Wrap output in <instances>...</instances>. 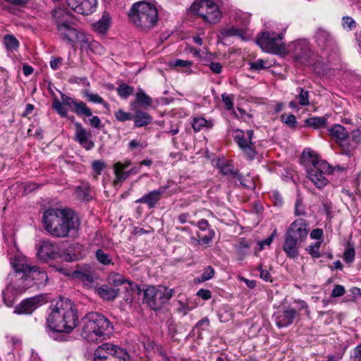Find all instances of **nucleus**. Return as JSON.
I'll return each mask as SVG.
<instances>
[{
    "label": "nucleus",
    "instance_id": "f257e3e1",
    "mask_svg": "<svg viewBox=\"0 0 361 361\" xmlns=\"http://www.w3.org/2000/svg\"><path fill=\"white\" fill-rule=\"evenodd\" d=\"M13 271L8 275V283L3 291V298L8 307L13 305L16 295L35 286L44 287L48 280L47 273L41 268L30 266L25 258L16 257L11 259Z\"/></svg>",
    "mask_w": 361,
    "mask_h": 361
},
{
    "label": "nucleus",
    "instance_id": "f03ea898",
    "mask_svg": "<svg viewBox=\"0 0 361 361\" xmlns=\"http://www.w3.org/2000/svg\"><path fill=\"white\" fill-rule=\"evenodd\" d=\"M45 230L52 236L66 238L72 231H77L80 221L69 209L51 208L43 214Z\"/></svg>",
    "mask_w": 361,
    "mask_h": 361
},
{
    "label": "nucleus",
    "instance_id": "7ed1b4c3",
    "mask_svg": "<svg viewBox=\"0 0 361 361\" xmlns=\"http://www.w3.org/2000/svg\"><path fill=\"white\" fill-rule=\"evenodd\" d=\"M78 322L76 310L69 299L61 298L51 307L47 324L53 331L69 333L78 325Z\"/></svg>",
    "mask_w": 361,
    "mask_h": 361
},
{
    "label": "nucleus",
    "instance_id": "20e7f679",
    "mask_svg": "<svg viewBox=\"0 0 361 361\" xmlns=\"http://www.w3.org/2000/svg\"><path fill=\"white\" fill-rule=\"evenodd\" d=\"M81 336L89 342H97L108 338L113 327L106 317L97 312H90L82 319Z\"/></svg>",
    "mask_w": 361,
    "mask_h": 361
},
{
    "label": "nucleus",
    "instance_id": "39448f33",
    "mask_svg": "<svg viewBox=\"0 0 361 361\" xmlns=\"http://www.w3.org/2000/svg\"><path fill=\"white\" fill-rule=\"evenodd\" d=\"M128 17L133 24L142 30L152 28L158 21L156 7L146 1L135 3L128 12Z\"/></svg>",
    "mask_w": 361,
    "mask_h": 361
},
{
    "label": "nucleus",
    "instance_id": "423d86ee",
    "mask_svg": "<svg viewBox=\"0 0 361 361\" xmlns=\"http://www.w3.org/2000/svg\"><path fill=\"white\" fill-rule=\"evenodd\" d=\"M61 101L54 98L52 107L61 116L68 115V106L73 112L79 116L90 117L92 116V110L82 101H78L63 93H61Z\"/></svg>",
    "mask_w": 361,
    "mask_h": 361
},
{
    "label": "nucleus",
    "instance_id": "0eeeda50",
    "mask_svg": "<svg viewBox=\"0 0 361 361\" xmlns=\"http://www.w3.org/2000/svg\"><path fill=\"white\" fill-rule=\"evenodd\" d=\"M309 154L311 166L307 169V177L317 188H322L328 184L329 180L326 176L332 173V168L326 161L313 156L312 152Z\"/></svg>",
    "mask_w": 361,
    "mask_h": 361
},
{
    "label": "nucleus",
    "instance_id": "6e6552de",
    "mask_svg": "<svg viewBox=\"0 0 361 361\" xmlns=\"http://www.w3.org/2000/svg\"><path fill=\"white\" fill-rule=\"evenodd\" d=\"M174 290L164 286H149L144 291V302L152 310H159L173 295Z\"/></svg>",
    "mask_w": 361,
    "mask_h": 361
},
{
    "label": "nucleus",
    "instance_id": "1a4fd4ad",
    "mask_svg": "<svg viewBox=\"0 0 361 361\" xmlns=\"http://www.w3.org/2000/svg\"><path fill=\"white\" fill-rule=\"evenodd\" d=\"M94 361H130V360L126 350L116 345L106 343L95 350Z\"/></svg>",
    "mask_w": 361,
    "mask_h": 361
},
{
    "label": "nucleus",
    "instance_id": "9d476101",
    "mask_svg": "<svg viewBox=\"0 0 361 361\" xmlns=\"http://www.w3.org/2000/svg\"><path fill=\"white\" fill-rule=\"evenodd\" d=\"M190 11L211 24L218 23L221 18V12L218 5L212 0H200L195 2L191 5Z\"/></svg>",
    "mask_w": 361,
    "mask_h": 361
},
{
    "label": "nucleus",
    "instance_id": "9b49d317",
    "mask_svg": "<svg viewBox=\"0 0 361 361\" xmlns=\"http://www.w3.org/2000/svg\"><path fill=\"white\" fill-rule=\"evenodd\" d=\"M283 38L282 33L264 32L258 35L256 42L264 51L279 54L285 51Z\"/></svg>",
    "mask_w": 361,
    "mask_h": 361
},
{
    "label": "nucleus",
    "instance_id": "f8f14e48",
    "mask_svg": "<svg viewBox=\"0 0 361 361\" xmlns=\"http://www.w3.org/2000/svg\"><path fill=\"white\" fill-rule=\"evenodd\" d=\"M253 131L248 130L245 133L240 130L235 131L234 140L240 149L249 159H253L256 154L255 142H252Z\"/></svg>",
    "mask_w": 361,
    "mask_h": 361
},
{
    "label": "nucleus",
    "instance_id": "ddd939ff",
    "mask_svg": "<svg viewBox=\"0 0 361 361\" xmlns=\"http://www.w3.org/2000/svg\"><path fill=\"white\" fill-rule=\"evenodd\" d=\"M308 226L309 224L307 220L301 218L297 219L290 224L286 235L302 243L305 240L309 233Z\"/></svg>",
    "mask_w": 361,
    "mask_h": 361
},
{
    "label": "nucleus",
    "instance_id": "4468645a",
    "mask_svg": "<svg viewBox=\"0 0 361 361\" xmlns=\"http://www.w3.org/2000/svg\"><path fill=\"white\" fill-rule=\"evenodd\" d=\"M44 302V297L42 295L26 298L15 307L14 313L30 314Z\"/></svg>",
    "mask_w": 361,
    "mask_h": 361
},
{
    "label": "nucleus",
    "instance_id": "2eb2a0df",
    "mask_svg": "<svg viewBox=\"0 0 361 361\" xmlns=\"http://www.w3.org/2000/svg\"><path fill=\"white\" fill-rule=\"evenodd\" d=\"M66 1L72 10L83 16L92 13L97 4V0H66Z\"/></svg>",
    "mask_w": 361,
    "mask_h": 361
},
{
    "label": "nucleus",
    "instance_id": "dca6fc26",
    "mask_svg": "<svg viewBox=\"0 0 361 361\" xmlns=\"http://www.w3.org/2000/svg\"><path fill=\"white\" fill-rule=\"evenodd\" d=\"M59 255V247L50 240H43L37 247V256L44 261L55 259Z\"/></svg>",
    "mask_w": 361,
    "mask_h": 361
},
{
    "label": "nucleus",
    "instance_id": "f3484780",
    "mask_svg": "<svg viewBox=\"0 0 361 361\" xmlns=\"http://www.w3.org/2000/svg\"><path fill=\"white\" fill-rule=\"evenodd\" d=\"M292 51L294 57L301 63H305L310 57L311 51L309 44L305 40H298L292 44Z\"/></svg>",
    "mask_w": 361,
    "mask_h": 361
},
{
    "label": "nucleus",
    "instance_id": "a211bd4d",
    "mask_svg": "<svg viewBox=\"0 0 361 361\" xmlns=\"http://www.w3.org/2000/svg\"><path fill=\"white\" fill-rule=\"evenodd\" d=\"M74 126L75 127V140L85 149L90 150L92 149L94 143L90 140L92 136L91 133L87 130L79 122L75 123Z\"/></svg>",
    "mask_w": 361,
    "mask_h": 361
},
{
    "label": "nucleus",
    "instance_id": "6ab92c4d",
    "mask_svg": "<svg viewBox=\"0 0 361 361\" xmlns=\"http://www.w3.org/2000/svg\"><path fill=\"white\" fill-rule=\"evenodd\" d=\"M315 39L319 47L325 50H333L336 43L334 37L326 30L319 28L315 34Z\"/></svg>",
    "mask_w": 361,
    "mask_h": 361
},
{
    "label": "nucleus",
    "instance_id": "aec40b11",
    "mask_svg": "<svg viewBox=\"0 0 361 361\" xmlns=\"http://www.w3.org/2000/svg\"><path fill=\"white\" fill-rule=\"evenodd\" d=\"M248 24L247 20H243L240 27L235 26H231L222 28L219 30V34L221 37L226 38L230 37H238L243 40H247L249 37L247 35L245 27Z\"/></svg>",
    "mask_w": 361,
    "mask_h": 361
},
{
    "label": "nucleus",
    "instance_id": "412c9836",
    "mask_svg": "<svg viewBox=\"0 0 361 361\" xmlns=\"http://www.w3.org/2000/svg\"><path fill=\"white\" fill-rule=\"evenodd\" d=\"M166 188V186H163L157 190H152L135 200V203L146 204L149 209H152L155 207L157 204L161 199L162 195L164 193Z\"/></svg>",
    "mask_w": 361,
    "mask_h": 361
},
{
    "label": "nucleus",
    "instance_id": "4be33fe9",
    "mask_svg": "<svg viewBox=\"0 0 361 361\" xmlns=\"http://www.w3.org/2000/svg\"><path fill=\"white\" fill-rule=\"evenodd\" d=\"M75 44H78L81 49H90L92 51L99 46L97 42L92 40L91 35L78 30L74 37V46Z\"/></svg>",
    "mask_w": 361,
    "mask_h": 361
},
{
    "label": "nucleus",
    "instance_id": "5701e85b",
    "mask_svg": "<svg viewBox=\"0 0 361 361\" xmlns=\"http://www.w3.org/2000/svg\"><path fill=\"white\" fill-rule=\"evenodd\" d=\"M56 30L57 34L62 39L74 47V37L78 30L73 26L72 20L66 24H61Z\"/></svg>",
    "mask_w": 361,
    "mask_h": 361
},
{
    "label": "nucleus",
    "instance_id": "b1692460",
    "mask_svg": "<svg viewBox=\"0 0 361 361\" xmlns=\"http://www.w3.org/2000/svg\"><path fill=\"white\" fill-rule=\"evenodd\" d=\"M329 135L337 142L338 145L344 150L345 145L344 142L348 137V132L340 124H334L328 130Z\"/></svg>",
    "mask_w": 361,
    "mask_h": 361
},
{
    "label": "nucleus",
    "instance_id": "393cba45",
    "mask_svg": "<svg viewBox=\"0 0 361 361\" xmlns=\"http://www.w3.org/2000/svg\"><path fill=\"white\" fill-rule=\"evenodd\" d=\"M297 312L292 308L279 311L275 316L276 324L278 327L282 328L291 324L297 315Z\"/></svg>",
    "mask_w": 361,
    "mask_h": 361
},
{
    "label": "nucleus",
    "instance_id": "a878e982",
    "mask_svg": "<svg viewBox=\"0 0 361 361\" xmlns=\"http://www.w3.org/2000/svg\"><path fill=\"white\" fill-rule=\"evenodd\" d=\"M300 244L301 243L297 241V240L293 239L285 234L283 250L288 258L295 259L299 255V247Z\"/></svg>",
    "mask_w": 361,
    "mask_h": 361
},
{
    "label": "nucleus",
    "instance_id": "bb28decb",
    "mask_svg": "<svg viewBox=\"0 0 361 361\" xmlns=\"http://www.w3.org/2000/svg\"><path fill=\"white\" fill-rule=\"evenodd\" d=\"M52 18L56 25V28L61 24H66L72 20L71 13L64 8H56L51 12Z\"/></svg>",
    "mask_w": 361,
    "mask_h": 361
},
{
    "label": "nucleus",
    "instance_id": "cd10ccee",
    "mask_svg": "<svg viewBox=\"0 0 361 361\" xmlns=\"http://www.w3.org/2000/svg\"><path fill=\"white\" fill-rule=\"evenodd\" d=\"M296 91L298 93L295 97L297 101L290 102L289 106L293 109H299L298 105L308 106L310 104L309 92L301 87H298Z\"/></svg>",
    "mask_w": 361,
    "mask_h": 361
},
{
    "label": "nucleus",
    "instance_id": "c85d7f7f",
    "mask_svg": "<svg viewBox=\"0 0 361 361\" xmlns=\"http://www.w3.org/2000/svg\"><path fill=\"white\" fill-rule=\"evenodd\" d=\"M97 294L104 300H114L119 293V289L102 285L97 288Z\"/></svg>",
    "mask_w": 361,
    "mask_h": 361
},
{
    "label": "nucleus",
    "instance_id": "c756f323",
    "mask_svg": "<svg viewBox=\"0 0 361 361\" xmlns=\"http://www.w3.org/2000/svg\"><path fill=\"white\" fill-rule=\"evenodd\" d=\"M133 120L135 127L141 128L150 124L152 121V118L148 113L137 109L135 111Z\"/></svg>",
    "mask_w": 361,
    "mask_h": 361
},
{
    "label": "nucleus",
    "instance_id": "7c9ffc66",
    "mask_svg": "<svg viewBox=\"0 0 361 361\" xmlns=\"http://www.w3.org/2000/svg\"><path fill=\"white\" fill-rule=\"evenodd\" d=\"M131 162L130 160H126L124 163L116 162L114 164V169L117 180L123 181L128 178L129 172L123 171V170L128 168Z\"/></svg>",
    "mask_w": 361,
    "mask_h": 361
},
{
    "label": "nucleus",
    "instance_id": "2f4dec72",
    "mask_svg": "<svg viewBox=\"0 0 361 361\" xmlns=\"http://www.w3.org/2000/svg\"><path fill=\"white\" fill-rule=\"evenodd\" d=\"M111 23V18L109 14L104 12L102 18L92 24V28L98 33H104L109 27Z\"/></svg>",
    "mask_w": 361,
    "mask_h": 361
},
{
    "label": "nucleus",
    "instance_id": "473e14b6",
    "mask_svg": "<svg viewBox=\"0 0 361 361\" xmlns=\"http://www.w3.org/2000/svg\"><path fill=\"white\" fill-rule=\"evenodd\" d=\"M135 103L143 108H147L152 105V99L140 88L135 94Z\"/></svg>",
    "mask_w": 361,
    "mask_h": 361
},
{
    "label": "nucleus",
    "instance_id": "72a5a7b5",
    "mask_svg": "<svg viewBox=\"0 0 361 361\" xmlns=\"http://www.w3.org/2000/svg\"><path fill=\"white\" fill-rule=\"evenodd\" d=\"M350 139L352 141L353 144L349 146L345 145V152L347 154L350 153L351 150L355 149L358 145L361 143V130L359 129L353 130L350 135Z\"/></svg>",
    "mask_w": 361,
    "mask_h": 361
},
{
    "label": "nucleus",
    "instance_id": "f704fd0d",
    "mask_svg": "<svg viewBox=\"0 0 361 361\" xmlns=\"http://www.w3.org/2000/svg\"><path fill=\"white\" fill-rule=\"evenodd\" d=\"M95 257L97 262L104 266L113 264V259L111 256L104 252L102 249L97 250L95 252Z\"/></svg>",
    "mask_w": 361,
    "mask_h": 361
},
{
    "label": "nucleus",
    "instance_id": "c9c22d12",
    "mask_svg": "<svg viewBox=\"0 0 361 361\" xmlns=\"http://www.w3.org/2000/svg\"><path fill=\"white\" fill-rule=\"evenodd\" d=\"M109 283L114 285V286H119L126 282L128 283V284L132 286L133 283L132 281H128L124 279V277L116 272H111L108 276Z\"/></svg>",
    "mask_w": 361,
    "mask_h": 361
},
{
    "label": "nucleus",
    "instance_id": "e433bc0d",
    "mask_svg": "<svg viewBox=\"0 0 361 361\" xmlns=\"http://www.w3.org/2000/svg\"><path fill=\"white\" fill-rule=\"evenodd\" d=\"M192 126L195 132H198L204 127L212 128L213 123L212 121H207L203 117L195 118L192 121Z\"/></svg>",
    "mask_w": 361,
    "mask_h": 361
},
{
    "label": "nucleus",
    "instance_id": "4c0bfd02",
    "mask_svg": "<svg viewBox=\"0 0 361 361\" xmlns=\"http://www.w3.org/2000/svg\"><path fill=\"white\" fill-rule=\"evenodd\" d=\"M306 126L317 129L324 127L326 123V118L323 117H311L305 121Z\"/></svg>",
    "mask_w": 361,
    "mask_h": 361
},
{
    "label": "nucleus",
    "instance_id": "58836bf2",
    "mask_svg": "<svg viewBox=\"0 0 361 361\" xmlns=\"http://www.w3.org/2000/svg\"><path fill=\"white\" fill-rule=\"evenodd\" d=\"M355 251L353 243L348 242L343 253V259L346 263L350 264L355 259Z\"/></svg>",
    "mask_w": 361,
    "mask_h": 361
},
{
    "label": "nucleus",
    "instance_id": "ea45409f",
    "mask_svg": "<svg viewBox=\"0 0 361 361\" xmlns=\"http://www.w3.org/2000/svg\"><path fill=\"white\" fill-rule=\"evenodd\" d=\"M238 179L240 185L247 189H255V183L254 178L247 173L245 176L238 175Z\"/></svg>",
    "mask_w": 361,
    "mask_h": 361
},
{
    "label": "nucleus",
    "instance_id": "a19ab883",
    "mask_svg": "<svg viewBox=\"0 0 361 361\" xmlns=\"http://www.w3.org/2000/svg\"><path fill=\"white\" fill-rule=\"evenodd\" d=\"M84 95L87 99V100L90 102L95 103V104H101L105 108L109 107V104L103 99L102 97H101L97 94H93V93L90 92L89 90H86L84 92Z\"/></svg>",
    "mask_w": 361,
    "mask_h": 361
},
{
    "label": "nucleus",
    "instance_id": "79ce46f5",
    "mask_svg": "<svg viewBox=\"0 0 361 361\" xmlns=\"http://www.w3.org/2000/svg\"><path fill=\"white\" fill-rule=\"evenodd\" d=\"M76 193L80 199L85 201H90L92 198L89 191V186L87 184L78 185L76 188Z\"/></svg>",
    "mask_w": 361,
    "mask_h": 361
},
{
    "label": "nucleus",
    "instance_id": "37998d69",
    "mask_svg": "<svg viewBox=\"0 0 361 361\" xmlns=\"http://www.w3.org/2000/svg\"><path fill=\"white\" fill-rule=\"evenodd\" d=\"M214 234L215 233L213 230L209 229V233L207 235H205L204 236H202V237H200V235H198L199 239H197L195 237H191L190 240L193 244L204 243L205 245H207L214 238Z\"/></svg>",
    "mask_w": 361,
    "mask_h": 361
},
{
    "label": "nucleus",
    "instance_id": "c03bdc74",
    "mask_svg": "<svg viewBox=\"0 0 361 361\" xmlns=\"http://www.w3.org/2000/svg\"><path fill=\"white\" fill-rule=\"evenodd\" d=\"M116 92L121 97L126 99L133 94L134 88L127 84L123 83L117 87Z\"/></svg>",
    "mask_w": 361,
    "mask_h": 361
},
{
    "label": "nucleus",
    "instance_id": "a18cd8bd",
    "mask_svg": "<svg viewBox=\"0 0 361 361\" xmlns=\"http://www.w3.org/2000/svg\"><path fill=\"white\" fill-rule=\"evenodd\" d=\"M4 43L7 49L13 51L18 49L19 42L13 35H7L4 38Z\"/></svg>",
    "mask_w": 361,
    "mask_h": 361
},
{
    "label": "nucleus",
    "instance_id": "49530a36",
    "mask_svg": "<svg viewBox=\"0 0 361 361\" xmlns=\"http://www.w3.org/2000/svg\"><path fill=\"white\" fill-rule=\"evenodd\" d=\"M271 66V63L268 61L263 59H257L254 62L250 63V69L252 71H261L265 68H268Z\"/></svg>",
    "mask_w": 361,
    "mask_h": 361
},
{
    "label": "nucleus",
    "instance_id": "de8ad7c7",
    "mask_svg": "<svg viewBox=\"0 0 361 361\" xmlns=\"http://www.w3.org/2000/svg\"><path fill=\"white\" fill-rule=\"evenodd\" d=\"M215 271L212 267L208 266L207 267L202 275L197 279L199 282H204L212 279L214 276Z\"/></svg>",
    "mask_w": 361,
    "mask_h": 361
},
{
    "label": "nucleus",
    "instance_id": "09e8293b",
    "mask_svg": "<svg viewBox=\"0 0 361 361\" xmlns=\"http://www.w3.org/2000/svg\"><path fill=\"white\" fill-rule=\"evenodd\" d=\"M322 243L321 242H316L313 245H309L306 250L308 252V253L314 258H319L321 257L319 249L321 247Z\"/></svg>",
    "mask_w": 361,
    "mask_h": 361
},
{
    "label": "nucleus",
    "instance_id": "8fccbe9b",
    "mask_svg": "<svg viewBox=\"0 0 361 361\" xmlns=\"http://www.w3.org/2000/svg\"><path fill=\"white\" fill-rule=\"evenodd\" d=\"M114 116L118 121L124 122L133 120V116L128 112H126L122 109H118L114 113Z\"/></svg>",
    "mask_w": 361,
    "mask_h": 361
},
{
    "label": "nucleus",
    "instance_id": "3c124183",
    "mask_svg": "<svg viewBox=\"0 0 361 361\" xmlns=\"http://www.w3.org/2000/svg\"><path fill=\"white\" fill-rule=\"evenodd\" d=\"M281 121L291 128H295L297 121L296 118L293 114H282L281 116Z\"/></svg>",
    "mask_w": 361,
    "mask_h": 361
},
{
    "label": "nucleus",
    "instance_id": "603ef678",
    "mask_svg": "<svg viewBox=\"0 0 361 361\" xmlns=\"http://www.w3.org/2000/svg\"><path fill=\"white\" fill-rule=\"evenodd\" d=\"M342 21V25L344 29L352 30L356 27V23L351 17L344 16Z\"/></svg>",
    "mask_w": 361,
    "mask_h": 361
},
{
    "label": "nucleus",
    "instance_id": "864d4df0",
    "mask_svg": "<svg viewBox=\"0 0 361 361\" xmlns=\"http://www.w3.org/2000/svg\"><path fill=\"white\" fill-rule=\"evenodd\" d=\"M221 98L226 109L231 110L233 108V96L224 93Z\"/></svg>",
    "mask_w": 361,
    "mask_h": 361
},
{
    "label": "nucleus",
    "instance_id": "5fc2aeb1",
    "mask_svg": "<svg viewBox=\"0 0 361 361\" xmlns=\"http://www.w3.org/2000/svg\"><path fill=\"white\" fill-rule=\"evenodd\" d=\"M147 146L146 144H144L143 142H140L137 140H132L128 145V149L130 151H133L135 149H142L145 148Z\"/></svg>",
    "mask_w": 361,
    "mask_h": 361
},
{
    "label": "nucleus",
    "instance_id": "6e6d98bb",
    "mask_svg": "<svg viewBox=\"0 0 361 361\" xmlns=\"http://www.w3.org/2000/svg\"><path fill=\"white\" fill-rule=\"evenodd\" d=\"M345 293V289L344 286L341 285H336L332 290L331 296L333 298L341 297Z\"/></svg>",
    "mask_w": 361,
    "mask_h": 361
},
{
    "label": "nucleus",
    "instance_id": "4d7b16f0",
    "mask_svg": "<svg viewBox=\"0 0 361 361\" xmlns=\"http://www.w3.org/2000/svg\"><path fill=\"white\" fill-rule=\"evenodd\" d=\"M92 166L94 171L97 174H100L106 166L105 163L101 160L94 161Z\"/></svg>",
    "mask_w": 361,
    "mask_h": 361
},
{
    "label": "nucleus",
    "instance_id": "13d9d810",
    "mask_svg": "<svg viewBox=\"0 0 361 361\" xmlns=\"http://www.w3.org/2000/svg\"><path fill=\"white\" fill-rule=\"evenodd\" d=\"M220 171L224 175H235L233 166L231 164H226L220 167Z\"/></svg>",
    "mask_w": 361,
    "mask_h": 361
},
{
    "label": "nucleus",
    "instance_id": "bf43d9fd",
    "mask_svg": "<svg viewBox=\"0 0 361 361\" xmlns=\"http://www.w3.org/2000/svg\"><path fill=\"white\" fill-rule=\"evenodd\" d=\"M90 117L92 118H90L88 121L90 126L94 128H101L102 126L100 118L97 116L92 115Z\"/></svg>",
    "mask_w": 361,
    "mask_h": 361
},
{
    "label": "nucleus",
    "instance_id": "052dcab7",
    "mask_svg": "<svg viewBox=\"0 0 361 361\" xmlns=\"http://www.w3.org/2000/svg\"><path fill=\"white\" fill-rule=\"evenodd\" d=\"M361 360V343L358 345L350 355V361Z\"/></svg>",
    "mask_w": 361,
    "mask_h": 361
},
{
    "label": "nucleus",
    "instance_id": "680f3d73",
    "mask_svg": "<svg viewBox=\"0 0 361 361\" xmlns=\"http://www.w3.org/2000/svg\"><path fill=\"white\" fill-rule=\"evenodd\" d=\"M295 214L297 216L305 215V207L300 200H297L295 206Z\"/></svg>",
    "mask_w": 361,
    "mask_h": 361
},
{
    "label": "nucleus",
    "instance_id": "e2e57ef3",
    "mask_svg": "<svg viewBox=\"0 0 361 361\" xmlns=\"http://www.w3.org/2000/svg\"><path fill=\"white\" fill-rule=\"evenodd\" d=\"M197 295L203 300H209L212 298L211 291L206 289H200L197 291Z\"/></svg>",
    "mask_w": 361,
    "mask_h": 361
},
{
    "label": "nucleus",
    "instance_id": "0e129e2a",
    "mask_svg": "<svg viewBox=\"0 0 361 361\" xmlns=\"http://www.w3.org/2000/svg\"><path fill=\"white\" fill-rule=\"evenodd\" d=\"M211 71L216 74H219L222 71V66L218 62H212L209 64Z\"/></svg>",
    "mask_w": 361,
    "mask_h": 361
},
{
    "label": "nucleus",
    "instance_id": "69168bd1",
    "mask_svg": "<svg viewBox=\"0 0 361 361\" xmlns=\"http://www.w3.org/2000/svg\"><path fill=\"white\" fill-rule=\"evenodd\" d=\"M192 65V62L190 61L182 60V59H176L173 62L174 66H182L188 68Z\"/></svg>",
    "mask_w": 361,
    "mask_h": 361
},
{
    "label": "nucleus",
    "instance_id": "338daca9",
    "mask_svg": "<svg viewBox=\"0 0 361 361\" xmlns=\"http://www.w3.org/2000/svg\"><path fill=\"white\" fill-rule=\"evenodd\" d=\"M323 235V231L321 228H315L310 233V237L312 239H320Z\"/></svg>",
    "mask_w": 361,
    "mask_h": 361
},
{
    "label": "nucleus",
    "instance_id": "774afa93",
    "mask_svg": "<svg viewBox=\"0 0 361 361\" xmlns=\"http://www.w3.org/2000/svg\"><path fill=\"white\" fill-rule=\"evenodd\" d=\"M260 271V277L265 281H271V276L267 270L259 269Z\"/></svg>",
    "mask_w": 361,
    "mask_h": 361
}]
</instances>
